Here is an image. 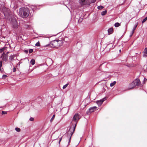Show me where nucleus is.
Returning a JSON list of instances; mask_svg holds the SVG:
<instances>
[{
  "label": "nucleus",
  "mask_w": 147,
  "mask_h": 147,
  "mask_svg": "<svg viewBox=\"0 0 147 147\" xmlns=\"http://www.w3.org/2000/svg\"><path fill=\"white\" fill-rule=\"evenodd\" d=\"M1 114L2 115L6 114H7V112L6 111H2Z\"/></svg>",
  "instance_id": "obj_25"
},
{
  "label": "nucleus",
  "mask_w": 147,
  "mask_h": 147,
  "mask_svg": "<svg viewBox=\"0 0 147 147\" xmlns=\"http://www.w3.org/2000/svg\"><path fill=\"white\" fill-rule=\"evenodd\" d=\"M9 53V52L8 51L6 53H5V54H7V55H8V54Z\"/></svg>",
  "instance_id": "obj_33"
},
{
  "label": "nucleus",
  "mask_w": 147,
  "mask_h": 147,
  "mask_svg": "<svg viewBox=\"0 0 147 147\" xmlns=\"http://www.w3.org/2000/svg\"><path fill=\"white\" fill-rule=\"evenodd\" d=\"M33 51V50L32 49H30L29 50V53H31Z\"/></svg>",
  "instance_id": "obj_26"
},
{
  "label": "nucleus",
  "mask_w": 147,
  "mask_h": 147,
  "mask_svg": "<svg viewBox=\"0 0 147 147\" xmlns=\"http://www.w3.org/2000/svg\"><path fill=\"white\" fill-rule=\"evenodd\" d=\"M62 45V41L58 40L52 41L51 43V46L53 47H58Z\"/></svg>",
  "instance_id": "obj_3"
},
{
  "label": "nucleus",
  "mask_w": 147,
  "mask_h": 147,
  "mask_svg": "<svg viewBox=\"0 0 147 147\" xmlns=\"http://www.w3.org/2000/svg\"><path fill=\"white\" fill-rule=\"evenodd\" d=\"M1 58L2 59L3 61L7 62L8 61V56L7 54H5V53L3 52L1 57Z\"/></svg>",
  "instance_id": "obj_5"
},
{
  "label": "nucleus",
  "mask_w": 147,
  "mask_h": 147,
  "mask_svg": "<svg viewBox=\"0 0 147 147\" xmlns=\"http://www.w3.org/2000/svg\"><path fill=\"white\" fill-rule=\"evenodd\" d=\"M7 77V76L5 75H3V78L4 79L5 78Z\"/></svg>",
  "instance_id": "obj_27"
},
{
  "label": "nucleus",
  "mask_w": 147,
  "mask_h": 147,
  "mask_svg": "<svg viewBox=\"0 0 147 147\" xmlns=\"http://www.w3.org/2000/svg\"><path fill=\"white\" fill-rule=\"evenodd\" d=\"M96 1V0H79V3L81 5H90V4L94 3Z\"/></svg>",
  "instance_id": "obj_4"
},
{
  "label": "nucleus",
  "mask_w": 147,
  "mask_h": 147,
  "mask_svg": "<svg viewBox=\"0 0 147 147\" xmlns=\"http://www.w3.org/2000/svg\"><path fill=\"white\" fill-rule=\"evenodd\" d=\"M116 83V82L114 81L113 82L111 83L110 84V86L111 87H112L114 86Z\"/></svg>",
  "instance_id": "obj_16"
},
{
  "label": "nucleus",
  "mask_w": 147,
  "mask_h": 147,
  "mask_svg": "<svg viewBox=\"0 0 147 147\" xmlns=\"http://www.w3.org/2000/svg\"><path fill=\"white\" fill-rule=\"evenodd\" d=\"M15 55H11L9 57V59L11 61H12V60H14Z\"/></svg>",
  "instance_id": "obj_12"
},
{
  "label": "nucleus",
  "mask_w": 147,
  "mask_h": 147,
  "mask_svg": "<svg viewBox=\"0 0 147 147\" xmlns=\"http://www.w3.org/2000/svg\"><path fill=\"white\" fill-rule=\"evenodd\" d=\"M79 116L78 113L76 114L74 116L72 123V125L69 128V130L67 133V136L69 138V141H70L71 137L73 134L75 129L77 123L78 122L79 119Z\"/></svg>",
  "instance_id": "obj_1"
},
{
  "label": "nucleus",
  "mask_w": 147,
  "mask_h": 147,
  "mask_svg": "<svg viewBox=\"0 0 147 147\" xmlns=\"http://www.w3.org/2000/svg\"><path fill=\"white\" fill-rule=\"evenodd\" d=\"M115 27H118L120 26V24L118 22H117L115 24Z\"/></svg>",
  "instance_id": "obj_15"
},
{
  "label": "nucleus",
  "mask_w": 147,
  "mask_h": 147,
  "mask_svg": "<svg viewBox=\"0 0 147 147\" xmlns=\"http://www.w3.org/2000/svg\"><path fill=\"white\" fill-rule=\"evenodd\" d=\"M30 11L27 7H22L19 9V15L23 18H26L29 14Z\"/></svg>",
  "instance_id": "obj_2"
},
{
  "label": "nucleus",
  "mask_w": 147,
  "mask_h": 147,
  "mask_svg": "<svg viewBox=\"0 0 147 147\" xmlns=\"http://www.w3.org/2000/svg\"><path fill=\"white\" fill-rule=\"evenodd\" d=\"M137 26V25H135V27L134 28V30H135V29H136Z\"/></svg>",
  "instance_id": "obj_32"
},
{
  "label": "nucleus",
  "mask_w": 147,
  "mask_h": 147,
  "mask_svg": "<svg viewBox=\"0 0 147 147\" xmlns=\"http://www.w3.org/2000/svg\"><path fill=\"white\" fill-rule=\"evenodd\" d=\"M106 100V98H105L101 100L97 101L96 103L99 106H100L103 103V102Z\"/></svg>",
  "instance_id": "obj_7"
},
{
  "label": "nucleus",
  "mask_w": 147,
  "mask_h": 147,
  "mask_svg": "<svg viewBox=\"0 0 147 147\" xmlns=\"http://www.w3.org/2000/svg\"><path fill=\"white\" fill-rule=\"evenodd\" d=\"M16 71V68L14 67L13 69V72H15Z\"/></svg>",
  "instance_id": "obj_29"
},
{
  "label": "nucleus",
  "mask_w": 147,
  "mask_h": 147,
  "mask_svg": "<svg viewBox=\"0 0 147 147\" xmlns=\"http://www.w3.org/2000/svg\"><path fill=\"white\" fill-rule=\"evenodd\" d=\"M30 120L31 121H34V119L33 118H32V117H31L30 119Z\"/></svg>",
  "instance_id": "obj_30"
},
{
  "label": "nucleus",
  "mask_w": 147,
  "mask_h": 147,
  "mask_svg": "<svg viewBox=\"0 0 147 147\" xmlns=\"http://www.w3.org/2000/svg\"><path fill=\"white\" fill-rule=\"evenodd\" d=\"M108 33L109 34H111L113 33V28H109L108 30Z\"/></svg>",
  "instance_id": "obj_11"
},
{
  "label": "nucleus",
  "mask_w": 147,
  "mask_h": 147,
  "mask_svg": "<svg viewBox=\"0 0 147 147\" xmlns=\"http://www.w3.org/2000/svg\"><path fill=\"white\" fill-rule=\"evenodd\" d=\"M111 44H109L110 45H111Z\"/></svg>",
  "instance_id": "obj_37"
},
{
  "label": "nucleus",
  "mask_w": 147,
  "mask_h": 147,
  "mask_svg": "<svg viewBox=\"0 0 147 147\" xmlns=\"http://www.w3.org/2000/svg\"><path fill=\"white\" fill-rule=\"evenodd\" d=\"M147 20V16L144 19L142 22V23H143L145 22Z\"/></svg>",
  "instance_id": "obj_18"
},
{
  "label": "nucleus",
  "mask_w": 147,
  "mask_h": 147,
  "mask_svg": "<svg viewBox=\"0 0 147 147\" xmlns=\"http://www.w3.org/2000/svg\"><path fill=\"white\" fill-rule=\"evenodd\" d=\"M55 115H53V116L52 117V118H51V119L50 121L51 122H52L53 121V119H54V118H55Z\"/></svg>",
  "instance_id": "obj_22"
},
{
  "label": "nucleus",
  "mask_w": 147,
  "mask_h": 147,
  "mask_svg": "<svg viewBox=\"0 0 147 147\" xmlns=\"http://www.w3.org/2000/svg\"><path fill=\"white\" fill-rule=\"evenodd\" d=\"M7 47H4L2 48V49L3 51V52H6L7 51Z\"/></svg>",
  "instance_id": "obj_17"
},
{
  "label": "nucleus",
  "mask_w": 147,
  "mask_h": 147,
  "mask_svg": "<svg viewBox=\"0 0 147 147\" xmlns=\"http://www.w3.org/2000/svg\"><path fill=\"white\" fill-rule=\"evenodd\" d=\"M136 86L133 82L130 84L128 86L129 89H131L134 88Z\"/></svg>",
  "instance_id": "obj_9"
},
{
  "label": "nucleus",
  "mask_w": 147,
  "mask_h": 147,
  "mask_svg": "<svg viewBox=\"0 0 147 147\" xmlns=\"http://www.w3.org/2000/svg\"><path fill=\"white\" fill-rule=\"evenodd\" d=\"M104 8L102 6H98L97 7V8L98 9H103Z\"/></svg>",
  "instance_id": "obj_19"
},
{
  "label": "nucleus",
  "mask_w": 147,
  "mask_h": 147,
  "mask_svg": "<svg viewBox=\"0 0 147 147\" xmlns=\"http://www.w3.org/2000/svg\"><path fill=\"white\" fill-rule=\"evenodd\" d=\"M119 51L120 52H121V49L119 50Z\"/></svg>",
  "instance_id": "obj_36"
},
{
  "label": "nucleus",
  "mask_w": 147,
  "mask_h": 147,
  "mask_svg": "<svg viewBox=\"0 0 147 147\" xmlns=\"http://www.w3.org/2000/svg\"><path fill=\"white\" fill-rule=\"evenodd\" d=\"M30 63L32 65L34 64L35 63V60L33 59H32L30 61Z\"/></svg>",
  "instance_id": "obj_13"
},
{
  "label": "nucleus",
  "mask_w": 147,
  "mask_h": 147,
  "mask_svg": "<svg viewBox=\"0 0 147 147\" xmlns=\"http://www.w3.org/2000/svg\"><path fill=\"white\" fill-rule=\"evenodd\" d=\"M146 54H146L144 53V56H145L146 57H147V55H146Z\"/></svg>",
  "instance_id": "obj_34"
},
{
  "label": "nucleus",
  "mask_w": 147,
  "mask_h": 147,
  "mask_svg": "<svg viewBox=\"0 0 147 147\" xmlns=\"http://www.w3.org/2000/svg\"><path fill=\"white\" fill-rule=\"evenodd\" d=\"M97 108V107H92L90 108V109H89V112L90 113H92L94 111H95L96 109Z\"/></svg>",
  "instance_id": "obj_10"
},
{
  "label": "nucleus",
  "mask_w": 147,
  "mask_h": 147,
  "mask_svg": "<svg viewBox=\"0 0 147 147\" xmlns=\"http://www.w3.org/2000/svg\"><path fill=\"white\" fill-rule=\"evenodd\" d=\"M3 12L5 16L9 14V10L8 8L4 7L3 9Z\"/></svg>",
  "instance_id": "obj_6"
},
{
  "label": "nucleus",
  "mask_w": 147,
  "mask_h": 147,
  "mask_svg": "<svg viewBox=\"0 0 147 147\" xmlns=\"http://www.w3.org/2000/svg\"><path fill=\"white\" fill-rule=\"evenodd\" d=\"M61 138L60 139V140H59V143L61 141Z\"/></svg>",
  "instance_id": "obj_35"
},
{
  "label": "nucleus",
  "mask_w": 147,
  "mask_h": 147,
  "mask_svg": "<svg viewBox=\"0 0 147 147\" xmlns=\"http://www.w3.org/2000/svg\"><path fill=\"white\" fill-rule=\"evenodd\" d=\"M2 63L3 62L2 61H0V67H2Z\"/></svg>",
  "instance_id": "obj_28"
},
{
  "label": "nucleus",
  "mask_w": 147,
  "mask_h": 147,
  "mask_svg": "<svg viewBox=\"0 0 147 147\" xmlns=\"http://www.w3.org/2000/svg\"><path fill=\"white\" fill-rule=\"evenodd\" d=\"M107 13V11L105 10L104 11L102 12L101 13V15L102 16H104Z\"/></svg>",
  "instance_id": "obj_14"
},
{
  "label": "nucleus",
  "mask_w": 147,
  "mask_h": 147,
  "mask_svg": "<svg viewBox=\"0 0 147 147\" xmlns=\"http://www.w3.org/2000/svg\"><path fill=\"white\" fill-rule=\"evenodd\" d=\"M68 84H66L64 85L63 87V89H64L65 88L67 87V86L68 85Z\"/></svg>",
  "instance_id": "obj_21"
},
{
  "label": "nucleus",
  "mask_w": 147,
  "mask_h": 147,
  "mask_svg": "<svg viewBox=\"0 0 147 147\" xmlns=\"http://www.w3.org/2000/svg\"><path fill=\"white\" fill-rule=\"evenodd\" d=\"M16 130L18 132H20V128L16 127L15 128Z\"/></svg>",
  "instance_id": "obj_20"
},
{
  "label": "nucleus",
  "mask_w": 147,
  "mask_h": 147,
  "mask_svg": "<svg viewBox=\"0 0 147 147\" xmlns=\"http://www.w3.org/2000/svg\"><path fill=\"white\" fill-rule=\"evenodd\" d=\"M133 82L135 86H139L140 84V81L139 79L135 80Z\"/></svg>",
  "instance_id": "obj_8"
},
{
  "label": "nucleus",
  "mask_w": 147,
  "mask_h": 147,
  "mask_svg": "<svg viewBox=\"0 0 147 147\" xmlns=\"http://www.w3.org/2000/svg\"><path fill=\"white\" fill-rule=\"evenodd\" d=\"M144 53L147 54V48H146L144 51Z\"/></svg>",
  "instance_id": "obj_23"
},
{
  "label": "nucleus",
  "mask_w": 147,
  "mask_h": 147,
  "mask_svg": "<svg viewBox=\"0 0 147 147\" xmlns=\"http://www.w3.org/2000/svg\"><path fill=\"white\" fill-rule=\"evenodd\" d=\"M3 52L2 48L0 49V53H1Z\"/></svg>",
  "instance_id": "obj_31"
},
{
  "label": "nucleus",
  "mask_w": 147,
  "mask_h": 147,
  "mask_svg": "<svg viewBox=\"0 0 147 147\" xmlns=\"http://www.w3.org/2000/svg\"><path fill=\"white\" fill-rule=\"evenodd\" d=\"M36 46H39L40 45V43L38 41L35 45Z\"/></svg>",
  "instance_id": "obj_24"
}]
</instances>
